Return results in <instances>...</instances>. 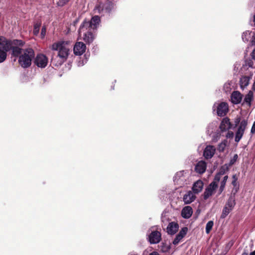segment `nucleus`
Here are the masks:
<instances>
[{
  "instance_id": "f257e3e1",
  "label": "nucleus",
  "mask_w": 255,
  "mask_h": 255,
  "mask_svg": "<svg viewBox=\"0 0 255 255\" xmlns=\"http://www.w3.org/2000/svg\"><path fill=\"white\" fill-rule=\"evenodd\" d=\"M101 21L98 15L93 16L90 20L85 19L81 24L79 33L80 35L83 33V40L88 44L92 43L95 38V31L97 30Z\"/></svg>"
},
{
  "instance_id": "f03ea898",
  "label": "nucleus",
  "mask_w": 255,
  "mask_h": 255,
  "mask_svg": "<svg viewBox=\"0 0 255 255\" xmlns=\"http://www.w3.org/2000/svg\"><path fill=\"white\" fill-rule=\"evenodd\" d=\"M52 50L58 51V56L61 61H65L70 53V46L67 41H61L53 43L51 46Z\"/></svg>"
},
{
  "instance_id": "7ed1b4c3",
  "label": "nucleus",
  "mask_w": 255,
  "mask_h": 255,
  "mask_svg": "<svg viewBox=\"0 0 255 255\" xmlns=\"http://www.w3.org/2000/svg\"><path fill=\"white\" fill-rule=\"evenodd\" d=\"M34 57L35 52L33 49H24L22 53L19 56L18 63L22 68H28L31 65L32 59Z\"/></svg>"
},
{
  "instance_id": "20e7f679",
  "label": "nucleus",
  "mask_w": 255,
  "mask_h": 255,
  "mask_svg": "<svg viewBox=\"0 0 255 255\" xmlns=\"http://www.w3.org/2000/svg\"><path fill=\"white\" fill-rule=\"evenodd\" d=\"M48 59L47 56L42 53L37 54L34 59V63L38 67L44 68L47 65Z\"/></svg>"
},
{
  "instance_id": "39448f33",
  "label": "nucleus",
  "mask_w": 255,
  "mask_h": 255,
  "mask_svg": "<svg viewBox=\"0 0 255 255\" xmlns=\"http://www.w3.org/2000/svg\"><path fill=\"white\" fill-rule=\"evenodd\" d=\"M248 125V121L246 120H243L241 121L237 131L236 132L235 140L236 142H238L242 138L245 130Z\"/></svg>"
},
{
  "instance_id": "423d86ee",
  "label": "nucleus",
  "mask_w": 255,
  "mask_h": 255,
  "mask_svg": "<svg viewBox=\"0 0 255 255\" xmlns=\"http://www.w3.org/2000/svg\"><path fill=\"white\" fill-rule=\"evenodd\" d=\"M161 240V234L157 231H152L148 236V241L151 244H156Z\"/></svg>"
},
{
  "instance_id": "0eeeda50",
  "label": "nucleus",
  "mask_w": 255,
  "mask_h": 255,
  "mask_svg": "<svg viewBox=\"0 0 255 255\" xmlns=\"http://www.w3.org/2000/svg\"><path fill=\"white\" fill-rule=\"evenodd\" d=\"M86 45L82 42H77L73 48L74 53L76 55H81L86 51Z\"/></svg>"
},
{
  "instance_id": "6e6552de",
  "label": "nucleus",
  "mask_w": 255,
  "mask_h": 255,
  "mask_svg": "<svg viewBox=\"0 0 255 255\" xmlns=\"http://www.w3.org/2000/svg\"><path fill=\"white\" fill-rule=\"evenodd\" d=\"M216 148L213 145H207L203 152V156L206 159H211L215 154Z\"/></svg>"
},
{
  "instance_id": "1a4fd4ad",
  "label": "nucleus",
  "mask_w": 255,
  "mask_h": 255,
  "mask_svg": "<svg viewBox=\"0 0 255 255\" xmlns=\"http://www.w3.org/2000/svg\"><path fill=\"white\" fill-rule=\"evenodd\" d=\"M232 127L233 125H232V123L230 122V119L226 117L223 119L219 128L221 131L224 132L232 128Z\"/></svg>"
},
{
  "instance_id": "9d476101",
  "label": "nucleus",
  "mask_w": 255,
  "mask_h": 255,
  "mask_svg": "<svg viewBox=\"0 0 255 255\" xmlns=\"http://www.w3.org/2000/svg\"><path fill=\"white\" fill-rule=\"evenodd\" d=\"M218 187L216 186L214 183H210L208 186L205 189L203 194V198L204 200H207L212 195L214 191Z\"/></svg>"
},
{
  "instance_id": "9b49d317",
  "label": "nucleus",
  "mask_w": 255,
  "mask_h": 255,
  "mask_svg": "<svg viewBox=\"0 0 255 255\" xmlns=\"http://www.w3.org/2000/svg\"><path fill=\"white\" fill-rule=\"evenodd\" d=\"M228 111V105L227 103L222 102L220 103L217 109V114L219 116H225Z\"/></svg>"
},
{
  "instance_id": "f8f14e48",
  "label": "nucleus",
  "mask_w": 255,
  "mask_h": 255,
  "mask_svg": "<svg viewBox=\"0 0 255 255\" xmlns=\"http://www.w3.org/2000/svg\"><path fill=\"white\" fill-rule=\"evenodd\" d=\"M253 75V74L251 73L249 75L243 76L240 78V85L241 89H244L249 85V81L252 78Z\"/></svg>"
},
{
  "instance_id": "ddd939ff",
  "label": "nucleus",
  "mask_w": 255,
  "mask_h": 255,
  "mask_svg": "<svg viewBox=\"0 0 255 255\" xmlns=\"http://www.w3.org/2000/svg\"><path fill=\"white\" fill-rule=\"evenodd\" d=\"M179 225L175 222H171L169 223L167 227V233L169 235H174L178 231Z\"/></svg>"
},
{
  "instance_id": "4468645a",
  "label": "nucleus",
  "mask_w": 255,
  "mask_h": 255,
  "mask_svg": "<svg viewBox=\"0 0 255 255\" xmlns=\"http://www.w3.org/2000/svg\"><path fill=\"white\" fill-rule=\"evenodd\" d=\"M196 198V196L191 191H189L185 194L183 198V201L185 204H189L193 202Z\"/></svg>"
},
{
  "instance_id": "2eb2a0df",
  "label": "nucleus",
  "mask_w": 255,
  "mask_h": 255,
  "mask_svg": "<svg viewBox=\"0 0 255 255\" xmlns=\"http://www.w3.org/2000/svg\"><path fill=\"white\" fill-rule=\"evenodd\" d=\"M207 167L206 162L201 160L199 161L195 166V170L197 173L202 174L205 172Z\"/></svg>"
},
{
  "instance_id": "dca6fc26",
  "label": "nucleus",
  "mask_w": 255,
  "mask_h": 255,
  "mask_svg": "<svg viewBox=\"0 0 255 255\" xmlns=\"http://www.w3.org/2000/svg\"><path fill=\"white\" fill-rule=\"evenodd\" d=\"M193 214L192 208L190 206H185L181 211V216L183 218L189 219Z\"/></svg>"
},
{
  "instance_id": "f3484780",
  "label": "nucleus",
  "mask_w": 255,
  "mask_h": 255,
  "mask_svg": "<svg viewBox=\"0 0 255 255\" xmlns=\"http://www.w3.org/2000/svg\"><path fill=\"white\" fill-rule=\"evenodd\" d=\"M242 99V95L239 91H234L231 95V100L233 103H240Z\"/></svg>"
},
{
  "instance_id": "a211bd4d",
  "label": "nucleus",
  "mask_w": 255,
  "mask_h": 255,
  "mask_svg": "<svg viewBox=\"0 0 255 255\" xmlns=\"http://www.w3.org/2000/svg\"><path fill=\"white\" fill-rule=\"evenodd\" d=\"M203 182L200 180H199L195 182L193 186L192 187V190L194 194H198L199 192H200L203 188Z\"/></svg>"
},
{
  "instance_id": "6ab92c4d",
  "label": "nucleus",
  "mask_w": 255,
  "mask_h": 255,
  "mask_svg": "<svg viewBox=\"0 0 255 255\" xmlns=\"http://www.w3.org/2000/svg\"><path fill=\"white\" fill-rule=\"evenodd\" d=\"M3 44L2 49L3 51L6 52H8L10 50H11L13 46L12 40L4 39L2 42Z\"/></svg>"
},
{
  "instance_id": "aec40b11",
  "label": "nucleus",
  "mask_w": 255,
  "mask_h": 255,
  "mask_svg": "<svg viewBox=\"0 0 255 255\" xmlns=\"http://www.w3.org/2000/svg\"><path fill=\"white\" fill-rule=\"evenodd\" d=\"M236 205V200L235 197H234V195H231L227 203H226L225 206H226L228 208H230V210H232Z\"/></svg>"
},
{
  "instance_id": "412c9836",
  "label": "nucleus",
  "mask_w": 255,
  "mask_h": 255,
  "mask_svg": "<svg viewBox=\"0 0 255 255\" xmlns=\"http://www.w3.org/2000/svg\"><path fill=\"white\" fill-rule=\"evenodd\" d=\"M23 50V49H22L18 46H13L11 49V55L13 57L19 58V56L21 54V53H22Z\"/></svg>"
},
{
  "instance_id": "4be33fe9",
  "label": "nucleus",
  "mask_w": 255,
  "mask_h": 255,
  "mask_svg": "<svg viewBox=\"0 0 255 255\" xmlns=\"http://www.w3.org/2000/svg\"><path fill=\"white\" fill-rule=\"evenodd\" d=\"M105 3L102 0H98L97 3L95 7V10L97 11L98 13H101L104 10Z\"/></svg>"
},
{
  "instance_id": "5701e85b",
  "label": "nucleus",
  "mask_w": 255,
  "mask_h": 255,
  "mask_svg": "<svg viewBox=\"0 0 255 255\" xmlns=\"http://www.w3.org/2000/svg\"><path fill=\"white\" fill-rule=\"evenodd\" d=\"M253 92L252 91H250L244 99V102L246 103L249 107L251 105V102L253 99Z\"/></svg>"
},
{
  "instance_id": "b1692460",
  "label": "nucleus",
  "mask_w": 255,
  "mask_h": 255,
  "mask_svg": "<svg viewBox=\"0 0 255 255\" xmlns=\"http://www.w3.org/2000/svg\"><path fill=\"white\" fill-rule=\"evenodd\" d=\"M228 179V175H226L223 177V179L220 183V186L218 191V195H220L224 191Z\"/></svg>"
},
{
  "instance_id": "393cba45",
  "label": "nucleus",
  "mask_w": 255,
  "mask_h": 255,
  "mask_svg": "<svg viewBox=\"0 0 255 255\" xmlns=\"http://www.w3.org/2000/svg\"><path fill=\"white\" fill-rule=\"evenodd\" d=\"M228 141L227 139H224L220 143H219L217 147V149L219 152H223L225 149Z\"/></svg>"
},
{
  "instance_id": "a878e982",
  "label": "nucleus",
  "mask_w": 255,
  "mask_h": 255,
  "mask_svg": "<svg viewBox=\"0 0 255 255\" xmlns=\"http://www.w3.org/2000/svg\"><path fill=\"white\" fill-rule=\"evenodd\" d=\"M41 25V21H37L34 24L33 27V34L35 35H37L39 32L40 27Z\"/></svg>"
},
{
  "instance_id": "bb28decb",
  "label": "nucleus",
  "mask_w": 255,
  "mask_h": 255,
  "mask_svg": "<svg viewBox=\"0 0 255 255\" xmlns=\"http://www.w3.org/2000/svg\"><path fill=\"white\" fill-rule=\"evenodd\" d=\"M113 7V3L111 1H108L105 3L104 10L107 12H110Z\"/></svg>"
},
{
  "instance_id": "cd10ccee",
  "label": "nucleus",
  "mask_w": 255,
  "mask_h": 255,
  "mask_svg": "<svg viewBox=\"0 0 255 255\" xmlns=\"http://www.w3.org/2000/svg\"><path fill=\"white\" fill-rule=\"evenodd\" d=\"M252 32L250 31H246L242 34V39L244 42H248L251 38V34Z\"/></svg>"
},
{
  "instance_id": "c85d7f7f",
  "label": "nucleus",
  "mask_w": 255,
  "mask_h": 255,
  "mask_svg": "<svg viewBox=\"0 0 255 255\" xmlns=\"http://www.w3.org/2000/svg\"><path fill=\"white\" fill-rule=\"evenodd\" d=\"M229 170V167L228 166L227 164H224V165L222 166L218 172L220 174L223 175H224L226 172H227Z\"/></svg>"
},
{
  "instance_id": "c756f323",
  "label": "nucleus",
  "mask_w": 255,
  "mask_h": 255,
  "mask_svg": "<svg viewBox=\"0 0 255 255\" xmlns=\"http://www.w3.org/2000/svg\"><path fill=\"white\" fill-rule=\"evenodd\" d=\"M231 211V210H230V208H228L226 206H225L223 209L221 217L222 218H225L230 213Z\"/></svg>"
},
{
  "instance_id": "7c9ffc66",
  "label": "nucleus",
  "mask_w": 255,
  "mask_h": 255,
  "mask_svg": "<svg viewBox=\"0 0 255 255\" xmlns=\"http://www.w3.org/2000/svg\"><path fill=\"white\" fill-rule=\"evenodd\" d=\"M213 225L214 222L212 221H210L207 223L206 226V233L207 234H209L211 232Z\"/></svg>"
},
{
  "instance_id": "2f4dec72",
  "label": "nucleus",
  "mask_w": 255,
  "mask_h": 255,
  "mask_svg": "<svg viewBox=\"0 0 255 255\" xmlns=\"http://www.w3.org/2000/svg\"><path fill=\"white\" fill-rule=\"evenodd\" d=\"M13 45L14 46H23L24 44V42L21 40L14 39L12 41Z\"/></svg>"
},
{
  "instance_id": "473e14b6",
  "label": "nucleus",
  "mask_w": 255,
  "mask_h": 255,
  "mask_svg": "<svg viewBox=\"0 0 255 255\" xmlns=\"http://www.w3.org/2000/svg\"><path fill=\"white\" fill-rule=\"evenodd\" d=\"M222 176V175L217 172L214 177L213 181L211 183H214L218 187V183L220 180Z\"/></svg>"
},
{
  "instance_id": "72a5a7b5",
  "label": "nucleus",
  "mask_w": 255,
  "mask_h": 255,
  "mask_svg": "<svg viewBox=\"0 0 255 255\" xmlns=\"http://www.w3.org/2000/svg\"><path fill=\"white\" fill-rule=\"evenodd\" d=\"M7 53L5 51L0 49V63L3 62L6 58Z\"/></svg>"
},
{
  "instance_id": "f704fd0d",
  "label": "nucleus",
  "mask_w": 255,
  "mask_h": 255,
  "mask_svg": "<svg viewBox=\"0 0 255 255\" xmlns=\"http://www.w3.org/2000/svg\"><path fill=\"white\" fill-rule=\"evenodd\" d=\"M241 118H240V117L237 116L234 119V122L233 123H232V125H233V127L232 128L234 129L235 128H236L239 125L240 123H241Z\"/></svg>"
},
{
  "instance_id": "c9c22d12",
  "label": "nucleus",
  "mask_w": 255,
  "mask_h": 255,
  "mask_svg": "<svg viewBox=\"0 0 255 255\" xmlns=\"http://www.w3.org/2000/svg\"><path fill=\"white\" fill-rule=\"evenodd\" d=\"M183 238L182 237V236H180L179 234H178L176 236L175 238L174 239L172 243L174 245H176L178 244L179 242L183 239Z\"/></svg>"
},
{
  "instance_id": "e433bc0d",
  "label": "nucleus",
  "mask_w": 255,
  "mask_h": 255,
  "mask_svg": "<svg viewBox=\"0 0 255 255\" xmlns=\"http://www.w3.org/2000/svg\"><path fill=\"white\" fill-rule=\"evenodd\" d=\"M188 232V228L186 227H184L182 228L178 233L180 236H182V237L183 238L187 234Z\"/></svg>"
},
{
  "instance_id": "4c0bfd02",
  "label": "nucleus",
  "mask_w": 255,
  "mask_h": 255,
  "mask_svg": "<svg viewBox=\"0 0 255 255\" xmlns=\"http://www.w3.org/2000/svg\"><path fill=\"white\" fill-rule=\"evenodd\" d=\"M70 0H59L57 2V4L59 6L62 7L67 4Z\"/></svg>"
},
{
  "instance_id": "58836bf2",
  "label": "nucleus",
  "mask_w": 255,
  "mask_h": 255,
  "mask_svg": "<svg viewBox=\"0 0 255 255\" xmlns=\"http://www.w3.org/2000/svg\"><path fill=\"white\" fill-rule=\"evenodd\" d=\"M238 158V154H235L234 155L233 157L231 159V160L230 161V162H229V166H232L233 164H234L235 163V162L237 161Z\"/></svg>"
},
{
  "instance_id": "ea45409f",
  "label": "nucleus",
  "mask_w": 255,
  "mask_h": 255,
  "mask_svg": "<svg viewBox=\"0 0 255 255\" xmlns=\"http://www.w3.org/2000/svg\"><path fill=\"white\" fill-rule=\"evenodd\" d=\"M246 65L250 67H252L254 64V62L251 59H247L246 61Z\"/></svg>"
},
{
  "instance_id": "a19ab883",
  "label": "nucleus",
  "mask_w": 255,
  "mask_h": 255,
  "mask_svg": "<svg viewBox=\"0 0 255 255\" xmlns=\"http://www.w3.org/2000/svg\"><path fill=\"white\" fill-rule=\"evenodd\" d=\"M46 28L45 26H43L41 31V35L42 38H44L46 34Z\"/></svg>"
},
{
  "instance_id": "79ce46f5",
  "label": "nucleus",
  "mask_w": 255,
  "mask_h": 255,
  "mask_svg": "<svg viewBox=\"0 0 255 255\" xmlns=\"http://www.w3.org/2000/svg\"><path fill=\"white\" fill-rule=\"evenodd\" d=\"M234 133L233 131H228L226 134V137L228 138H232L234 137Z\"/></svg>"
},
{
  "instance_id": "37998d69",
  "label": "nucleus",
  "mask_w": 255,
  "mask_h": 255,
  "mask_svg": "<svg viewBox=\"0 0 255 255\" xmlns=\"http://www.w3.org/2000/svg\"><path fill=\"white\" fill-rule=\"evenodd\" d=\"M239 189V187H234V189L232 190V193L231 195H234V197H235V195L236 193L238 192Z\"/></svg>"
},
{
  "instance_id": "c03bdc74",
  "label": "nucleus",
  "mask_w": 255,
  "mask_h": 255,
  "mask_svg": "<svg viewBox=\"0 0 255 255\" xmlns=\"http://www.w3.org/2000/svg\"><path fill=\"white\" fill-rule=\"evenodd\" d=\"M252 45H255V34L252 36V39L251 40Z\"/></svg>"
},
{
  "instance_id": "a18cd8bd",
  "label": "nucleus",
  "mask_w": 255,
  "mask_h": 255,
  "mask_svg": "<svg viewBox=\"0 0 255 255\" xmlns=\"http://www.w3.org/2000/svg\"><path fill=\"white\" fill-rule=\"evenodd\" d=\"M251 132L252 133H255V122L254 123L253 125L252 126V128L251 129Z\"/></svg>"
},
{
  "instance_id": "49530a36",
  "label": "nucleus",
  "mask_w": 255,
  "mask_h": 255,
  "mask_svg": "<svg viewBox=\"0 0 255 255\" xmlns=\"http://www.w3.org/2000/svg\"><path fill=\"white\" fill-rule=\"evenodd\" d=\"M251 56H252V59H253L254 60H255V49H254V50L252 52Z\"/></svg>"
},
{
  "instance_id": "de8ad7c7",
  "label": "nucleus",
  "mask_w": 255,
  "mask_h": 255,
  "mask_svg": "<svg viewBox=\"0 0 255 255\" xmlns=\"http://www.w3.org/2000/svg\"><path fill=\"white\" fill-rule=\"evenodd\" d=\"M232 185L234 186V187H236L237 185V181H235V180H233L232 182Z\"/></svg>"
},
{
  "instance_id": "09e8293b",
  "label": "nucleus",
  "mask_w": 255,
  "mask_h": 255,
  "mask_svg": "<svg viewBox=\"0 0 255 255\" xmlns=\"http://www.w3.org/2000/svg\"><path fill=\"white\" fill-rule=\"evenodd\" d=\"M149 255H159L157 252L154 251V252H152V253H151L150 254H149Z\"/></svg>"
},
{
  "instance_id": "8fccbe9b",
  "label": "nucleus",
  "mask_w": 255,
  "mask_h": 255,
  "mask_svg": "<svg viewBox=\"0 0 255 255\" xmlns=\"http://www.w3.org/2000/svg\"><path fill=\"white\" fill-rule=\"evenodd\" d=\"M233 180H235V181H237L238 178L236 176V175H233Z\"/></svg>"
},
{
  "instance_id": "3c124183",
  "label": "nucleus",
  "mask_w": 255,
  "mask_h": 255,
  "mask_svg": "<svg viewBox=\"0 0 255 255\" xmlns=\"http://www.w3.org/2000/svg\"><path fill=\"white\" fill-rule=\"evenodd\" d=\"M252 89L253 90H254V91L255 90V82H254V83L253 84V87H252Z\"/></svg>"
},
{
  "instance_id": "603ef678",
  "label": "nucleus",
  "mask_w": 255,
  "mask_h": 255,
  "mask_svg": "<svg viewBox=\"0 0 255 255\" xmlns=\"http://www.w3.org/2000/svg\"><path fill=\"white\" fill-rule=\"evenodd\" d=\"M250 255H255V250L254 252L251 253Z\"/></svg>"
},
{
  "instance_id": "864d4df0",
  "label": "nucleus",
  "mask_w": 255,
  "mask_h": 255,
  "mask_svg": "<svg viewBox=\"0 0 255 255\" xmlns=\"http://www.w3.org/2000/svg\"><path fill=\"white\" fill-rule=\"evenodd\" d=\"M242 255H248V253L247 252H244Z\"/></svg>"
},
{
  "instance_id": "5fc2aeb1",
  "label": "nucleus",
  "mask_w": 255,
  "mask_h": 255,
  "mask_svg": "<svg viewBox=\"0 0 255 255\" xmlns=\"http://www.w3.org/2000/svg\"><path fill=\"white\" fill-rule=\"evenodd\" d=\"M253 21L255 23V15L254 16V20H253Z\"/></svg>"
}]
</instances>
